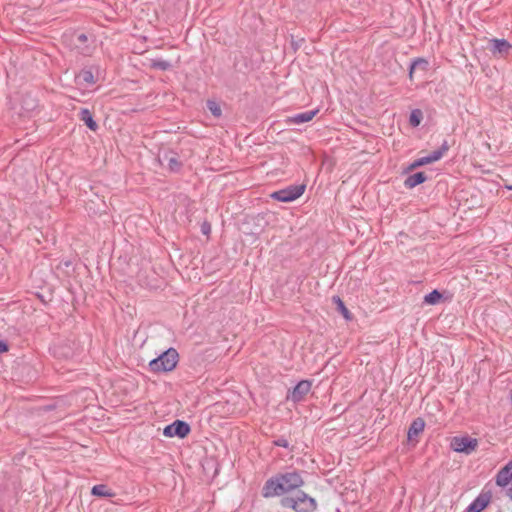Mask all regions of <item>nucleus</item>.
<instances>
[{
    "label": "nucleus",
    "instance_id": "nucleus-1",
    "mask_svg": "<svg viewBox=\"0 0 512 512\" xmlns=\"http://www.w3.org/2000/svg\"><path fill=\"white\" fill-rule=\"evenodd\" d=\"M304 485V479L300 472L293 470L267 479L262 487L261 494L264 498L283 496Z\"/></svg>",
    "mask_w": 512,
    "mask_h": 512
},
{
    "label": "nucleus",
    "instance_id": "nucleus-2",
    "mask_svg": "<svg viewBox=\"0 0 512 512\" xmlns=\"http://www.w3.org/2000/svg\"><path fill=\"white\" fill-rule=\"evenodd\" d=\"M280 505L295 512H314L318 506L316 500L302 490H298L295 496H283Z\"/></svg>",
    "mask_w": 512,
    "mask_h": 512
},
{
    "label": "nucleus",
    "instance_id": "nucleus-3",
    "mask_svg": "<svg viewBox=\"0 0 512 512\" xmlns=\"http://www.w3.org/2000/svg\"><path fill=\"white\" fill-rule=\"evenodd\" d=\"M179 361V354L175 348H168L157 358L149 362V369L154 373L170 372L174 370Z\"/></svg>",
    "mask_w": 512,
    "mask_h": 512
},
{
    "label": "nucleus",
    "instance_id": "nucleus-4",
    "mask_svg": "<svg viewBox=\"0 0 512 512\" xmlns=\"http://www.w3.org/2000/svg\"><path fill=\"white\" fill-rule=\"evenodd\" d=\"M449 150V144H448V141L447 140H444L443 143L441 144V146L433 151L431 154H429L428 156H425V157H421V158H418L416 159L415 161H413L407 168H406V172H410L412 170H415L421 166H424V165H427V164H430V163H433V162H436L438 160H440L444 155L445 153Z\"/></svg>",
    "mask_w": 512,
    "mask_h": 512
},
{
    "label": "nucleus",
    "instance_id": "nucleus-5",
    "mask_svg": "<svg viewBox=\"0 0 512 512\" xmlns=\"http://www.w3.org/2000/svg\"><path fill=\"white\" fill-rule=\"evenodd\" d=\"M450 447L455 452L470 455L478 447V440L468 435L455 436L451 439Z\"/></svg>",
    "mask_w": 512,
    "mask_h": 512
},
{
    "label": "nucleus",
    "instance_id": "nucleus-6",
    "mask_svg": "<svg viewBox=\"0 0 512 512\" xmlns=\"http://www.w3.org/2000/svg\"><path fill=\"white\" fill-rule=\"evenodd\" d=\"M305 189V184L290 185L284 189L273 192L271 197L280 202H292L302 196Z\"/></svg>",
    "mask_w": 512,
    "mask_h": 512
},
{
    "label": "nucleus",
    "instance_id": "nucleus-7",
    "mask_svg": "<svg viewBox=\"0 0 512 512\" xmlns=\"http://www.w3.org/2000/svg\"><path fill=\"white\" fill-rule=\"evenodd\" d=\"M191 431L189 424L183 420H175L173 423L167 425L163 434L166 437H179L185 438Z\"/></svg>",
    "mask_w": 512,
    "mask_h": 512
},
{
    "label": "nucleus",
    "instance_id": "nucleus-8",
    "mask_svg": "<svg viewBox=\"0 0 512 512\" xmlns=\"http://www.w3.org/2000/svg\"><path fill=\"white\" fill-rule=\"evenodd\" d=\"M312 387V381L310 380H301L296 384V386L289 391L287 395V400H291L294 403L301 402L305 396L310 392Z\"/></svg>",
    "mask_w": 512,
    "mask_h": 512
},
{
    "label": "nucleus",
    "instance_id": "nucleus-9",
    "mask_svg": "<svg viewBox=\"0 0 512 512\" xmlns=\"http://www.w3.org/2000/svg\"><path fill=\"white\" fill-rule=\"evenodd\" d=\"M492 492L490 490H482V492L467 507L466 512H481L491 502Z\"/></svg>",
    "mask_w": 512,
    "mask_h": 512
},
{
    "label": "nucleus",
    "instance_id": "nucleus-10",
    "mask_svg": "<svg viewBox=\"0 0 512 512\" xmlns=\"http://www.w3.org/2000/svg\"><path fill=\"white\" fill-rule=\"evenodd\" d=\"M489 50L493 55L506 56L512 50V44L506 39L494 38L489 40Z\"/></svg>",
    "mask_w": 512,
    "mask_h": 512
},
{
    "label": "nucleus",
    "instance_id": "nucleus-11",
    "mask_svg": "<svg viewBox=\"0 0 512 512\" xmlns=\"http://www.w3.org/2000/svg\"><path fill=\"white\" fill-rule=\"evenodd\" d=\"M495 481L500 487H506L512 482V459L498 471Z\"/></svg>",
    "mask_w": 512,
    "mask_h": 512
},
{
    "label": "nucleus",
    "instance_id": "nucleus-12",
    "mask_svg": "<svg viewBox=\"0 0 512 512\" xmlns=\"http://www.w3.org/2000/svg\"><path fill=\"white\" fill-rule=\"evenodd\" d=\"M425 428V421L423 418L418 417L412 421L408 428L407 437L409 441H415V443L418 442L416 437L421 434L424 431Z\"/></svg>",
    "mask_w": 512,
    "mask_h": 512
},
{
    "label": "nucleus",
    "instance_id": "nucleus-13",
    "mask_svg": "<svg viewBox=\"0 0 512 512\" xmlns=\"http://www.w3.org/2000/svg\"><path fill=\"white\" fill-rule=\"evenodd\" d=\"M429 62L425 58L414 59L409 67V78L413 80L414 74L421 72L424 75L428 71Z\"/></svg>",
    "mask_w": 512,
    "mask_h": 512
},
{
    "label": "nucleus",
    "instance_id": "nucleus-14",
    "mask_svg": "<svg viewBox=\"0 0 512 512\" xmlns=\"http://www.w3.org/2000/svg\"><path fill=\"white\" fill-rule=\"evenodd\" d=\"M317 113L318 109L298 113L291 117H288L286 122L290 124H303L311 121Z\"/></svg>",
    "mask_w": 512,
    "mask_h": 512
},
{
    "label": "nucleus",
    "instance_id": "nucleus-15",
    "mask_svg": "<svg viewBox=\"0 0 512 512\" xmlns=\"http://www.w3.org/2000/svg\"><path fill=\"white\" fill-rule=\"evenodd\" d=\"M75 81L79 85H92L96 82L92 68L82 69L76 76Z\"/></svg>",
    "mask_w": 512,
    "mask_h": 512
},
{
    "label": "nucleus",
    "instance_id": "nucleus-16",
    "mask_svg": "<svg viewBox=\"0 0 512 512\" xmlns=\"http://www.w3.org/2000/svg\"><path fill=\"white\" fill-rule=\"evenodd\" d=\"M427 179H428V177L424 172H416L412 175H409L405 179L404 186L406 188L412 189V188L424 183Z\"/></svg>",
    "mask_w": 512,
    "mask_h": 512
},
{
    "label": "nucleus",
    "instance_id": "nucleus-17",
    "mask_svg": "<svg viewBox=\"0 0 512 512\" xmlns=\"http://www.w3.org/2000/svg\"><path fill=\"white\" fill-rule=\"evenodd\" d=\"M37 107L38 100L31 93L23 94L21 100V108L23 111L27 113L33 112Z\"/></svg>",
    "mask_w": 512,
    "mask_h": 512
},
{
    "label": "nucleus",
    "instance_id": "nucleus-18",
    "mask_svg": "<svg viewBox=\"0 0 512 512\" xmlns=\"http://www.w3.org/2000/svg\"><path fill=\"white\" fill-rule=\"evenodd\" d=\"M91 494L96 497L101 498H111L114 497L116 494L112 489H110L105 484H98L92 487Z\"/></svg>",
    "mask_w": 512,
    "mask_h": 512
},
{
    "label": "nucleus",
    "instance_id": "nucleus-19",
    "mask_svg": "<svg viewBox=\"0 0 512 512\" xmlns=\"http://www.w3.org/2000/svg\"><path fill=\"white\" fill-rule=\"evenodd\" d=\"M80 120L85 123V125L92 131H96L98 129L97 122L93 119V115L87 108H82L80 111Z\"/></svg>",
    "mask_w": 512,
    "mask_h": 512
},
{
    "label": "nucleus",
    "instance_id": "nucleus-20",
    "mask_svg": "<svg viewBox=\"0 0 512 512\" xmlns=\"http://www.w3.org/2000/svg\"><path fill=\"white\" fill-rule=\"evenodd\" d=\"M332 301L336 304L338 312H340L346 320L350 321L353 319L352 313L348 310L339 296H333Z\"/></svg>",
    "mask_w": 512,
    "mask_h": 512
},
{
    "label": "nucleus",
    "instance_id": "nucleus-21",
    "mask_svg": "<svg viewBox=\"0 0 512 512\" xmlns=\"http://www.w3.org/2000/svg\"><path fill=\"white\" fill-rule=\"evenodd\" d=\"M443 298V294L438 291L437 289H434L424 297V303L428 305H437L440 303V301Z\"/></svg>",
    "mask_w": 512,
    "mask_h": 512
},
{
    "label": "nucleus",
    "instance_id": "nucleus-22",
    "mask_svg": "<svg viewBox=\"0 0 512 512\" xmlns=\"http://www.w3.org/2000/svg\"><path fill=\"white\" fill-rule=\"evenodd\" d=\"M150 67L153 68V69H156V70H160V71H167V70H169L172 67V65L167 60H163L161 58H157V59H152L151 60Z\"/></svg>",
    "mask_w": 512,
    "mask_h": 512
},
{
    "label": "nucleus",
    "instance_id": "nucleus-23",
    "mask_svg": "<svg viewBox=\"0 0 512 512\" xmlns=\"http://www.w3.org/2000/svg\"><path fill=\"white\" fill-rule=\"evenodd\" d=\"M55 354L64 358H70L73 356V349L68 345H59L55 348Z\"/></svg>",
    "mask_w": 512,
    "mask_h": 512
},
{
    "label": "nucleus",
    "instance_id": "nucleus-24",
    "mask_svg": "<svg viewBox=\"0 0 512 512\" xmlns=\"http://www.w3.org/2000/svg\"><path fill=\"white\" fill-rule=\"evenodd\" d=\"M422 118V111L420 109H415L410 113L409 123L412 127H417L420 125Z\"/></svg>",
    "mask_w": 512,
    "mask_h": 512
},
{
    "label": "nucleus",
    "instance_id": "nucleus-25",
    "mask_svg": "<svg viewBox=\"0 0 512 512\" xmlns=\"http://www.w3.org/2000/svg\"><path fill=\"white\" fill-rule=\"evenodd\" d=\"M207 108L215 117H220L222 114L220 106L215 101H207Z\"/></svg>",
    "mask_w": 512,
    "mask_h": 512
},
{
    "label": "nucleus",
    "instance_id": "nucleus-26",
    "mask_svg": "<svg viewBox=\"0 0 512 512\" xmlns=\"http://www.w3.org/2000/svg\"><path fill=\"white\" fill-rule=\"evenodd\" d=\"M167 160H168L169 169L171 171L177 172L180 170L182 163L177 159V157L172 156V157H169Z\"/></svg>",
    "mask_w": 512,
    "mask_h": 512
},
{
    "label": "nucleus",
    "instance_id": "nucleus-27",
    "mask_svg": "<svg viewBox=\"0 0 512 512\" xmlns=\"http://www.w3.org/2000/svg\"><path fill=\"white\" fill-rule=\"evenodd\" d=\"M88 40V37L85 33H80L76 36V47H81V45H84Z\"/></svg>",
    "mask_w": 512,
    "mask_h": 512
},
{
    "label": "nucleus",
    "instance_id": "nucleus-28",
    "mask_svg": "<svg viewBox=\"0 0 512 512\" xmlns=\"http://www.w3.org/2000/svg\"><path fill=\"white\" fill-rule=\"evenodd\" d=\"M274 445L278 447L288 448L289 442L287 439L281 437L274 441Z\"/></svg>",
    "mask_w": 512,
    "mask_h": 512
},
{
    "label": "nucleus",
    "instance_id": "nucleus-29",
    "mask_svg": "<svg viewBox=\"0 0 512 512\" xmlns=\"http://www.w3.org/2000/svg\"><path fill=\"white\" fill-rule=\"evenodd\" d=\"M201 232L204 234V235H209L210 232H211V225L209 222L205 221L202 223L201 225Z\"/></svg>",
    "mask_w": 512,
    "mask_h": 512
},
{
    "label": "nucleus",
    "instance_id": "nucleus-30",
    "mask_svg": "<svg viewBox=\"0 0 512 512\" xmlns=\"http://www.w3.org/2000/svg\"><path fill=\"white\" fill-rule=\"evenodd\" d=\"M9 350V345L6 341L0 340V353L7 352Z\"/></svg>",
    "mask_w": 512,
    "mask_h": 512
},
{
    "label": "nucleus",
    "instance_id": "nucleus-31",
    "mask_svg": "<svg viewBox=\"0 0 512 512\" xmlns=\"http://www.w3.org/2000/svg\"><path fill=\"white\" fill-rule=\"evenodd\" d=\"M510 487L507 489L506 494L507 496L512 499V482L510 483Z\"/></svg>",
    "mask_w": 512,
    "mask_h": 512
},
{
    "label": "nucleus",
    "instance_id": "nucleus-32",
    "mask_svg": "<svg viewBox=\"0 0 512 512\" xmlns=\"http://www.w3.org/2000/svg\"><path fill=\"white\" fill-rule=\"evenodd\" d=\"M44 409L45 410H51V409H53V406L52 405H48V406H45Z\"/></svg>",
    "mask_w": 512,
    "mask_h": 512
}]
</instances>
